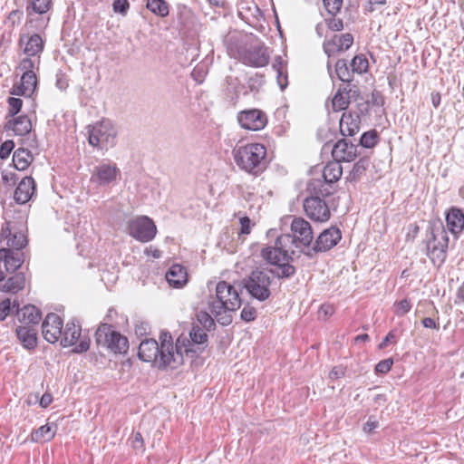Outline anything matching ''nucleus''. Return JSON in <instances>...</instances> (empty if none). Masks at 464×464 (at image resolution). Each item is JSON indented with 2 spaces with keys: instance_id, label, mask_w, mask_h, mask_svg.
<instances>
[{
  "instance_id": "f257e3e1",
  "label": "nucleus",
  "mask_w": 464,
  "mask_h": 464,
  "mask_svg": "<svg viewBox=\"0 0 464 464\" xmlns=\"http://www.w3.org/2000/svg\"><path fill=\"white\" fill-rule=\"evenodd\" d=\"M291 232L292 235L278 236L274 246L262 249L261 256L269 264L289 263L295 253L292 249L293 246L309 247L314 238V233L308 221L303 218H294L291 223Z\"/></svg>"
},
{
  "instance_id": "f03ea898",
  "label": "nucleus",
  "mask_w": 464,
  "mask_h": 464,
  "mask_svg": "<svg viewBox=\"0 0 464 464\" xmlns=\"http://www.w3.org/2000/svg\"><path fill=\"white\" fill-rule=\"evenodd\" d=\"M272 265L276 267L271 269L256 268L243 279V287L252 298L260 302L268 300L272 295L274 277L287 279L296 272L295 267L289 263L278 262Z\"/></svg>"
},
{
  "instance_id": "7ed1b4c3",
  "label": "nucleus",
  "mask_w": 464,
  "mask_h": 464,
  "mask_svg": "<svg viewBox=\"0 0 464 464\" xmlns=\"http://www.w3.org/2000/svg\"><path fill=\"white\" fill-rule=\"evenodd\" d=\"M208 307L217 322L227 326L232 323V312L241 306V298L230 284L220 281L216 285L215 295H209Z\"/></svg>"
},
{
  "instance_id": "20e7f679",
  "label": "nucleus",
  "mask_w": 464,
  "mask_h": 464,
  "mask_svg": "<svg viewBox=\"0 0 464 464\" xmlns=\"http://www.w3.org/2000/svg\"><path fill=\"white\" fill-rule=\"evenodd\" d=\"M238 168L249 174L257 176L266 168V149L259 143L236 146L232 150Z\"/></svg>"
},
{
  "instance_id": "39448f33",
  "label": "nucleus",
  "mask_w": 464,
  "mask_h": 464,
  "mask_svg": "<svg viewBox=\"0 0 464 464\" xmlns=\"http://www.w3.org/2000/svg\"><path fill=\"white\" fill-rule=\"evenodd\" d=\"M228 54L242 63L252 67H264L269 63L267 49L261 44L243 45L233 41V37L227 40Z\"/></svg>"
},
{
  "instance_id": "423d86ee",
  "label": "nucleus",
  "mask_w": 464,
  "mask_h": 464,
  "mask_svg": "<svg viewBox=\"0 0 464 464\" xmlns=\"http://www.w3.org/2000/svg\"><path fill=\"white\" fill-rule=\"evenodd\" d=\"M89 144L102 150L116 145L118 129L109 119H102L92 126H88Z\"/></svg>"
},
{
  "instance_id": "0eeeda50",
  "label": "nucleus",
  "mask_w": 464,
  "mask_h": 464,
  "mask_svg": "<svg viewBox=\"0 0 464 464\" xmlns=\"http://www.w3.org/2000/svg\"><path fill=\"white\" fill-rule=\"evenodd\" d=\"M313 189L315 195H312L307 197L304 200V209L306 216L316 222H326L331 218V212L326 202L322 198V197L328 196L330 194L329 191L324 193L321 189L317 191V186H322V182L320 180L314 181L313 184Z\"/></svg>"
},
{
  "instance_id": "6e6552de",
  "label": "nucleus",
  "mask_w": 464,
  "mask_h": 464,
  "mask_svg": "<svg viewBox=\"0 0 464 464\" xmlns=\"http://www.w3.org/2000/svg\"><path fill=\"white\" fill-rule=\"evenodd\" d=\"M449 237L443 227L431 229L427 238V256L434 265L440 266L446 259Z\"/></svg>"
},
{
  "instance_id": "1a4fd4ad",
  "label": "nucleus",
  "mask_w": 464,
  "mask_h": 464,
  "mask_svg": "<svg viewBox=\"0 0 464 464\" xmlns=\"http://www.w3.org/2000/svg\"><path fill=\"white\" fill-rule=\"evenodd\" d=\"M95 338L99 345L107 347L114 353H125L128 351V339L112 330L108 324H102L99 326L95 333Z\"/></svg>"
},
{
  "instance_id": "9d476101",
  "label": "nucleus",
  "mask_w": 464,
  "mask_h": 464,
  "mask_svg": "<svg viewBox=\"0 0 464 464\" xmlns=\"http://www.w3.org/2000/svg\"><path fill=\"white\" fill-rule=\"evenodd\" d=\"M160 351L161 365H169L170 369H176L183 363V353L182 349L179 346V340L177 341L174 347L172 343V337L169 333H161L160 336Z\"/></svg>"
},
{
  "instance_id": "9b49d317",
  "label": "nucleus",
  "mask_w": 464,
  "mask_h": 464,
  "mask_svg": "<svg viewBox=\"0 0 464 464\" xmlns=\"http://www.w3.org/2000/svg\"><path fill=\"white\" fill-rule=\"evenodd\" d=\"M128 230L130 237L143 243L151 241L157 234L156 225L147 216H140L130 220Z\"/></svg>"
},
{
  "instance_id": "f8f14e48",
  "label": "nucleus",
  "mask_w": 464,
  "mask_h": 464,
  "mask_svg": "<svg viewBox=\"0 0 464 464\" xmlns=\"http://www.w3.org/2000/svg\"><path fill=\"white\" fill-rule=\"evenodd\" d=\"M342 238L339 228L331 227L324 229L315 239L312 247H309L304 255L313 258L316 254L326 252L335 246Z\"/></svg>"
},
{
  "instance_id": "ddd939ff",
  "label": "nucleus",
  "mask_w": 464,
  "mask_h": 464,
  "mask_svg": "<svg viewBox=\"0 0 464 464\" xmlns=\"http://www.w3.org/2000/svg\"><path fill=\"white\" fill-rule=\"evenodd\" d=\"M121 170L116 163L102 161L93 168L91 174V182L99 187H107L116 182Z\"/></svg>"
},
{
  "instance_id": "4468645a",
  "label": "nucleus",
  "mask_w": 464,
  "mask_h": 464,
  "mask_svg": "<svg viewBox=\"0 0 464 464\" xmlns=\"http://www.w3.org/2000/svg\"><path fill=\"white\" fill-rule=\"evenodd\" d=\"M239 125L248 130H260L267 124L266 114L258 109L241 111L237 113Z\"/></svg>"
},
{
  "instance_id": "2eb2a0df",
  "label": "nucleus",
  "mask_w": 464,
  "mask_h": 464,
  "mask_svg": "<svg viewBox=\"0 0 464 464\" xmlns=\"http://www.w3.org/2000/svg\"><path fill=\"white\" fill-rule=\"evenodd\" d=\"M0 242H5L6 246L5 248H12L14 250H22L28 244L26 236L22 231L14 229L11 227V223L8 221L2 224Z\"/></svg>"
},
{
  "instance_id": "dca6fc26",
  "label": "nucleus",
  "mask_w": 464,
  "mask_h": 464,
  "mask_svg": "<svg viewBox=\"0 0 464 464\" xmlns=\"http://www.w3.org/2000/svg\"><path fill=\"white\" fill-rule=\"evenodd\" d=\"M138 355L140 360L147 362H152L153 365L157 366L159 369L169 368V365L160 364L161 351L155 339L143 340L140 343Z\"/></svg>"
},
{
  "instance_id": "f3484780",
  "label": "nucleus",
  "mask_w": 464,
  "mask_h": 464,
  "mask_svg": "<svg viewBox=\"0 0 464 464\" xmlns=\"http://www.w3.org/2000/svg\"><path fill=\"white\" fill-rule=\"evenodd\" d=\"M63 320L54 314L50 313L46 315L42 324V333L44 338L50 343H54L62 337Z\"/></svg>"
},
{
  "instance_id": "a211bd4d",
  "label": "nucleus",
  "mask_w": 464,
  "mask_h": 464,
  "mask_svg": "<svg viewBox=\"0 0 464 464\" xmlns=\"http://www.w3.org/2000/svg\"><path fill=\"white\" fill-rule=\"evenodd\" d=\"M26 254L21 250L12 248L0 249V261L4 263L5 271L14 273L21 268L26 260Z\"/></svg>"
},
{
  "instance_id": "6ab92c4d",
  "label": "nucleus",
  "mask_w": 464,
  "mask_h": 464,
  "mask_svg": "<svg viewBox=\"0 0 464 464\" xmlns=\"http://www.w3.org/2000/svg\"><path fill=\"white\" fill-rule=\"evenodd\" d=\"M358 145H354L352 142H348L343 139L338 140L333 147L332 156L334 160L338 162L345 161L351 162L354 160L358 155L357 152Z\"/></svg>"
},
{
  "instance_id": "aec40b11",
  "label": "nucleus",
  "mask_w": 464,
  "mask_h": 464,
  "mask_svg": "<svg viewBox=\"0 0 464 464\" xmlns=\"http://www.w3.org/2000/svg\"><path fill=\"white\" fill-rule=\"evenodd\" d=\"M36 184L34 179L28 176L22 179L18 183L14 193V199L17 204L23 205L27 203L35 194Z\"/></svg>"
},
{
  "instance_id": "412c9836",
  "label": "nucleus",
  "mask_w": 464,
  "mask_h": 464,
  "mask_svg": "<svg viewBox=\"0 0 464 464\" xmlns=\"http://www.w3.org/2000/svg\"><path fill=\"white\" fill-rule=\"evenodd\" d=\"M19 44H24V53L33 57L40 54L44 47V42L38 34H34L30 36L25 34L21 35Z\"/></svg>"
},
{
  "instance_id": "4be33fe9",
  "label": "nucleus",
  "mask_w": 464,
  "mask_h": 464,
  "mask_svg": "<svg viewBox=\"0 0 464 464\" xmlns=\"http://www.w3.org/2000/svg\"><path fill=\"white\" fill-rule=\"evenodd\" d=\"M16 315L23 325L32 326L37 324L42 317L40 310L32 304L24 305L22 308H19V304H17Z\"/></svg>"
},
{
  "instance_id": "5701e85b",
  "label": "nucleus",
  "mask_w": 464,
  "mask_h": 464,
  "mask_svg": "<svg viewBox=\"0 0 464 464\" xmlns=\"http://www.w3.org/2000/svg\"><path fill=\"white\" fill-rule=\"evenodd\" d=\"M16 337L22 345L27 349H34L37 345V332L32 325H20L15 330Z\"/></svg>"
},
{
  "instance_id": "b1692460",
  "label": "nucleus",
  "mask_w": 464,
  "mask_h": 464,
  "mask_svg": "<svg viewBox=\"0 0 464 464\" xmlns=\"http://www.w3.org/2000/svg\"><path fill=\"white\" fill-rule=\"evenodd\" d=\"M27 276L25 272L20 271L7 278L5 283L0 284V292L15 294L25 287Z\"/></svg>"
},
{
  "instance_id": "393cba45",
  "label": "nucleus",
  "mask_w": 464,
  "mask_h": 464,
  "mask_svg": "<svg viewBox=\"0 0 464 464\" xmlns=\"http://www.w3.org/2000/svg\"><path fill=\"white\" fill-rule=\"evenodd\" d=\"M81 332V325L79 324H76L74 320L68 322L62 332L61 345L63 347L74 345L80 339Z\"/></svg>"
},
{
  "instance_id": "a878e982",
  "label": "nucleus",
  "mask_w": 464,
  "mask_h": 464,
  "mask_svg": "<svg viewBox=\"0 0 464 464\" xmlns=\"http://www.w3.org/2000/svg\"><path fill=\"white\" fill-rule=\"evenodd\" d=\"M353 43V37L351 34H343L333 41L324 43V50L329 56L335 52L348 50Z\"/></svg>"
},
{
  "instance_id": "bb28decb",
  "label": "nucleus",
  "mask_w": 464,
  "mask_h": 464,
  "mask_svg": "<svg viewBox=\"0 0 464 464\" xmlns=\"http://www.w3.org/2000/svg\"><path fill=\"white\" fill-rule=\"evenodd\" d=\"M448 229L452 234H459L464 228V214L461 209L452 207L446 215Z\"/></svg>"
},
{
  "instance_id": "cd10ccee",
  "label": "nucleus",
  "mask_w": 464,
  "mask_h": 464,
  "mask_svg": "<svg viewBox=\"0 0 464 464\" xmlns=\"http://www.w3.org/2000/svg\"><path fill=\"white\" fill-rule=\"evenodd\" d=\"M37 79L35 74L23 73L21 84L13 88L12 94L30 97L36 89Z\"/></svg>"
},
{
  "instance_id": "c85d7f7f",
  "label": "nucleus",
  "mask_w": 464,
  "mask_h": 464,
  "mask_svg": "<svg viewBox=\"0 0 464 464\" xmlns=\"http://www.w3.org/2000/svg\"><path fill=\"white\" fill-rule=\"evenodd\" d=\"M360 130L359 116L353 117L351 113H343L340 120V132L343 136H353Z\"/></svg>"
},
{
  "instance_id": "c756f323",
  "label": "nucleus",
  "mask_w": 464,
  "mask_h": 464,
  "mask_svg": "<svg viewBox=\"0 0 464 464\" xmlns=\"http://www.w3.org/2000/svg\"><path fill=\"white\" fill-rule=\"evenodd\" d=\"M5 129L12 130L15 135L24 136L32 130L31 120L26 115L18 116L9 121L5 124Z\"/></svg>"
},
{
  "instance_id": "7c9ffc66",
  "label": "nucleus",
  "mask_w": 464,
  "mask_h": 464,
  "mask_svg": "<svg viewBox=\"0 0 464 464\" xmlns=\"http://www.w3.org/2000/svg\"><path fill=\"white\" fill-rule=\"evenodd\" d=\"M166 279L171 286L180 287L187 282V272L182 266L175 264L166 273Z\"/></svg>"
},
{
  "instance_id": "2f4dec72",
  "label": "nucleus",
  "mask_w": 464,
  "mask_h": 464,
  "mask_svg": "<svg viewBox=\"0 0 464 464\" xmlns=\"http://www.w3.org/2000/svg\"><path fill=\"white\" fill-rule=\"evenodd\" d=\"M56 430V424L47 423L32 431L30 440L32 442L50 441L54 437Z\"/></svg>"
},
{
  "instance_id": "473e14b6",
  "label": "nucleus",
  "mask_w": 464,
  "mask_h": 464,
  "mask_svg": "<svg viewBox=\"0 0 464 464\" xmlns=\"http://www.w3.org/2000/svg\"><path fill=\"white\" fill-rule=\"evenodd\" d=\"M34 157L28 149L19 148L13 154V164L17 170H25Z\"/></svg>"
},
{
  "instance_id": "72a5a7b5",
  "label": "nucleus",
  "mask_w": 464,
  "mask_h": 464,
  "mask_svg": "<svg viewBox=\"0 0 464 464\" xmlns=\"http://www.w3.org/2000/svg\"><path fill=\"white\" fill-rule=\"evenodd\" d=\"M343 168L337 160L327 163L323 169V178L326 183H334L340 179Z\"/></svg>"
},
{
  "instance_id": "f704fd0d",
  "label": "nucleus",
  "mask_w": 464,
  "mask_h": 464,
  "mask_svg": "<svg viewBox=\"0 0 464 464\" xmlns=\"http://www.w3.org/2000/svg\"><path fill=\"white\" fill-rule=\"evenodd\" d=\"M352 92V90L350 89L349 91L347 90V87H343V89L340 88L337 92L335 93V95L334 96L333 100H332V106H333V110L334 111H343V110H345L349 103H350V101H349V92Z\"/></svg>"
},
{
  "instance_id": "c9c22d12",
  "label": "nucleus",
  "mask_w": 464,
  "mask_h": 464,
  "mask_svg": "<svg viewBox=\"0 0 464 464\" xmlns=\"http://www.w3.org/2000/svg\"><path fill=\"white\" fill-rule=\"evenodd\" d=\"M52 7V0H32L26 7L27 15L30 16L34 13L44 14Z\"/></svg>"
},
{
  "instance_id": "e433bc0d",
  "label": "nucleus",
  "mask_w": 464,
  "mask_h": 464,
  "mask_svg": "<svg viewBox=\"0 0 464 464\" xmlns=\"http://www.w3.org/2000/svg\"><path fill=\"white\" fill-rule=\"evenodd\" d=\"M335 73L337 77L343 82L350 83L353 81V69H349L347 63L343 59H340L335 63ZM348 84L346 87H348Z\"/></svg>"
},
{
  "instance_id": "4c0bfd02",
  "label": "nucleus",
  "mask_w": 464,
  "mask_h": 464,
  "mask_svg": "<svg viewBox=\"0 0 464 464\" xmlns=\"http://www.w3.org/2000/svg\"><path fill=\"white\" fill-rule=\"evenodd\" d=\"M369 166V159L368 158H361L356 163H354L352 170L349 173L348 179L351 181H356L361 179L362 175H364L367 168Z\"/></svg>"
},
{
  "instance_id": "58836bf2",
  "label": "nucleus",
  "mask_w": 464,
  "mask_h": 464,
  "mask_svg": "<svg viewBox=\"0 0 464 464\" xmlns=\"http://www.w3.org/2000/svg\"><path fill=\"white\" fill-rule=\"evenodd\" d=\"M147 8L160 17H165L169 14V5L165 0H148Z\"/></svg>"
},
{
  "instance_id": "ea45409f",
  "label": "nucleus",
  "mask_w": 464,
  "mask_h": 464,
  "mask_svg": "<svg viewBox=\"0 0 464 464\" xmlns=\"http://www.w3.org/2000/svg\"><path fill=\"white\" fill-rule=\"evenodd\" d=\"M40 63L39 57L27 56L21 60L18 70L23 73L35 74L34 69Z\"/></svg>"
},
{
  "instance_id": "a19ab883",
  "label": "nucleus",
  "mask_w": 464,
  "mask_h": 464,
  "mask_svg": "<svg viewBox=\"0 0 464 464\" xmlns=\"http://www.w3.org/2000/svg\"><path fill=\"white\" fill-rule=\"evenodd\" d=\"M351 67L353 69V72L362 74L367 72L369 63L363 54H359L353 58Z\"/></svg>"
},
{
  "instance_id": "79ce46f5",
  "label": "nucleus",
  "mask_w": 464,
  "mask_h": 464,
  "mask_svg": "<svg viewBox=\"0 0 464 464\" xmlns=\"http://www.w3.org/2000/svg\"><path fill=\"white\" fill-rule=\"evenodd\" d=\"M378 133L375 130L364 132L360 139V145L363 148H373L378 142Z\"/></svg>"
},
{
  "instance_id": "37998d69",
  "label": "nucleus",
  "mask_w": 464,
  "mask_h": 464,
  "mask_svg": "<svg viewBox=\"0 0 464 464\" xmlns=\"http://www.w3.org/2000/svg\"><path fill=\"white\" fill-rule=\"evenodd\" d=\"M197 321L206 331L214 330L216 325L212 315L206 311H199L197 314Z\"/></svg>"
},
{
  "instance_id": "c03bdc74",
  "label": "nucleus",
  "mask_w": 464,
  "mask_h": 464,
  "mask_svg": "<svg viewBox=\"0 0 464 464\" xmlns=\"http://www.w3.org/2000/svg\"><path fill=\"white\" fill-rule=\"evenodd\" d=\"M189 335L192 342L196 344H203L208 340L207 334L198 324L193 325Z\"/></svg>"
},
{
  "instance_id": "a18cd8bd",
  "label": "nucleus",
  "mask_w": 464,
  "mask_h": 464,
  "mask_svg": "<svg viewBox=\"0 0 464 464\" xmlns=\"http://www.w3.org/2000/svg\"><path fill=\"white\" fill-rule=\"evenodd\" d=\"M15 302L12 304L10 299H5L0 302V321L5 320L7 315L15 308L17 309Z\"/></svg>"
},
{
  "instance_id": "49530a36",
  "label": "nucleus",
  "mask_w": 464,
  "mask_h": 464,
  "mask_svg": "<svg viewBox=\"0 0 464 464\" xmlns=\"http://www.w3.org/2000/svg\"><path fill=\"white\" fill-rule=\"evenodd\" d=\"M323 2L325 9L332 15H335L343 5V0H323Z\"/></svg>"
},
{
  "instance_id": "de8ad7c7",
  "label": "nucleus",
  "mask_w": 464,
  "mask_h": 464,
  "mask_svg": "<svg viewBox=\"0 0 464 464\" xmlns=\"http://www.w3.org/2000/svg\"><path fill=\"white\" fill-rule=\"evenodd\" d=\"M8 105H9V108H8L9 115L14 116L20 111L22 105H23V101L19 98L10 97L8 99Z\"/></svg>"
},
{
  "instance_id": "09e8293b",
  "label": "nucleus",
  "mask_w": 464,
  "mask_h": 464,
  "mask_svg": "<svg viewBox=\"0 0 464 464\" xmlns=\"http://www.w3.org/2000/svg\"><path fill=\"white\" fill-rule=\"evenodd\" d=\"M240 317L245 322H252L256 318V310L253 306L247 304L242 309Z\"/></svg>"
},
{
  "instance_id": "8fccbe9b",
  "label": "nucleus",
  "mask_w": 464,
  "mask_h": 464,
  "mask_svg": "<svg viewBox=\"0 0 464 464\" xmlns=\"http://www.w3.org/2000/svg\"><path fill=\"white\" fill-rule=\"evenodd\" d=\"M411 308V302L408 299H402L395 304L394 313L398 316H403L406 314Z\"/></svg>"
},
{
  "instance_id": "3c124183",
  "label": "nucleus",
  "mask_w": 464,
  "mask_h": 464,
  "mask_svg": "<svg viewBox=\"0 0 464 464\" xmlns=\"http://www.w3.org/2000/svg\"><path fill=\"white\" fill-rule=\"evenodd\" d=\"M112 6L115 13L125 15L130 8V3L128 0H115Z\"/></svg>"
},
{
  "instance_id": "603ef678",
  "label": "nucleus",
  "mask_w": 464,
  "mask_h": 464,
  "mask_svg": "<svg viewBox=\"0 0 464 464\" xmlns=\"http://www.w3.org/2000/svg\"><path fill=\"white\" fill-rule=\"evenodd\" d=\"M14 148V143L13 140H5L0 146V158L2 160H5L9 157L10 153Z\"/></svg>"
},
{
  "instance_id": "864d4df0",
  "label": "nucleus",
  "mask_w": 464,
  "mask_h": 464,
  "mask_svg": "<svg viewBox=\"0 0 464 464\" xmlns=\"http://www.w3.org/2000/svg\"><path fill=\"white\" fill-rule=\"evenodd\" d=\"M393 364L392 358L380 361L375 366V372L377 373H387Z\"/></svg>"
},
{
  "instance_id": "5fc2aeb1",
  "label": "nucleus",
  "mask_w": 464,
  "mask_h": 464,
  "mask_svg": "<svg viewBox=\"0 0 464 464\" xmlns=\"http://www.w3.org/2000/svg\"><path fill=\"white\" fill-rule=\"evenodd\" d=\"M131 446L134 450L143 451L144 450V441L140 432L137 431L133 433L131 437Z\"/></svg>"
},
{
  "instance_id": "6e6d98bb",
  "label": "nucleus",
  "mask_w": 464,
  "mask_h": 464,
  "mask_svg": "<svg viewBox=\"0 0 464 464\" xmlns=\"http://www.w3.org/2000/svg\"><path fill=\"white\" fill-rule=\"evenodd\" d=\"M273 68H275L276 70L277 82H278L281 90H284L287 86V75H286V73H285L283 72L282 67L276 66V65H273Z\"/></svg>"
},
{
  "instance_id": "4d7b16f0",
  "label": "nucleus",
  "mask_w": 464,
  "mask_h": 464,
  "mask_svg": "<svg viewBox=\"0 0 464 464\" xmlns=\"http://www.w3.org/2000/svg\"><path fill=\"white\" fill-rule=\"evenodd\" d=\"M327 26L332 31H341L343 28V20L340 18H335L334 15L333 17L326 20Z\"/></svg>"
},
{
  "instance_id": "13d9d810",
  "label": "nucleus",
  "mask_w": 464,
  "mask_h": 464,
  "mask_svg": "<svg viewBox=\"0 0 464 464\" xmlns=\"http://www.w3.org/2000/svg\"><path fill=\"white\" fill-rule=\"evenodd\" d=\"M240 234L248 235L251 231V220L248 217H243L240 218Z\"/></svg>"
},
{
  "instance_id": "bf43d9fd",
  "label": "nucleus",
  "mask_w": 464,
  "mask_h": 464,
  "mask_svg": "<svg viewBox=\"0 0 464 464\" xmlns=\"http://www.w3.org/2000/svg\"><path fill=\"white\" fill-rule=\"evenodd\" d=\"M24 13L19 8H16L10 12L8 15V20L12 23V24H19L23 18Z\"/></svg>"
},
{
  "instance_id": "052dcab7",
  "label": "nucleus",
  "mask_w": 464,
  "mask_h": 464,
  "mask_svg": "<svg viewBox=\"0 0 464 464\" xmlns=\"http://www.w3.org/2000/svg\"><path fill=\"white\" fill-rule=\"evenodd\" d=\"M69 86L68 79L63 73L56 74V87L61 91H64Z\"/></svg>"
},
{
  "instance_id": "680f3d73",
  "label": "nucleus",
  "mask_w": 464,
  "mask_h": 464,
  "mask_svg": "<svg viewBox=\"0 0 464 464\" xmlns=\"http://www.w3.org/2000/svg\"><path fill=\"white\" fill-rule=\"evenodd\" d=\"M345 374V368L343 366H335L329 372V378L332 380H336L343 377Z\"/></svg>"
},
{
  "instance_id": "e2e57ef3",
  "label": "nucleus",
  "mask_w": 464,
  "mask_h": 464,
  "mask_svg": "<svg viewBox=\"0 0 464 464\" xmlns=\"http://www.w3.org/2000/svg\"><path fill=\"white\" fill-rule=\"evenodd\" d=\"M90 348V340L82 339L80 341L79 344L75 346L73 349L74 353H81L88 351Z\"/></svg>"
},
{
  "instance_id": "0e129e2a",
  "label": "nucleus",
  "mask_w": 464,
  "mask_h": 464,
  "mask_svg": "<svg viewBox=\"0 0 464 464\" xmlns=\"http://www.w3.org/2000/svg\"><path fill=\"white\" fill-rule=\"evenodd\" d=\"M395 338V334L392 331L389 332L385 338L382 340V342L379 344V348H385L389 343L394 342Z\"/></svg>"
},
{
  "instance_id": "69168bd1",
  "label": "nucleus",
  "mask_w": 464,
  "mask_h": 464,
  "mask_svg": "<svg viewBox=\"0 0 464 464\" xmlns=\"http://www.w3.org/2000/svg\"><path fill=\"white\" fill-rule=\"evenodd\" d=\"M421 324L425 328L439 329V324L430 317L423 318Z\"/></svg>"
},
{
  "instance_id": "338daca9",
  "label": "nucleus",
  "mask_w": 464,
  "mask_h": 464,
  "mask_svg": "<svg viewBox=\"0 0 464 464\" xmlns=\"http://www.w3.org/2000/svg\"><path fill=\"white\" fill-rule=\"evenodd\" d=\"M378 421L369 419L363 425V431L371 433L373 430H375L378 427Z\"/></svg>"
},
{
  "instance_id": "774afa93",
  "label": "nucleus",
  "mask_w": 464,
  "mask_h": 464,
  "mask_svg": "<svg viewBox=\"0 0 464 464\" xmlns=\"http://www.w3.org/2000/svg\"><path fill=\"white\" fill-rule=\"evenodd\" d=\"M52 401H53L52 395L50 393L46 392V393L43 394V396L40 399V406L42 408H46L51 404Z\"/></svg>"
}]
</instances>
